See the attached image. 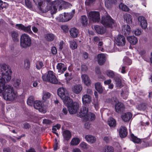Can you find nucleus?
Returning <instances> with one entry per match:
<instances>
[{
  "label": "nucleus",
  "instance_id": "nucleus-57",
  "mask_svg": "<svg viewBox=\"0 0 152 152\" xmlns=\"http://www.w3.org/2000/svg\"><path fill=\"white\" fill-rule=\"evenodd\" d=\"M96 0H86L85 1V4L87 5H89L92 4Z\"/></svg>",
  "mask_w": 152,
  "mask_h": 152
},
{
  "label": "nucleus",
  "instance_id": "nucleus-63",
  "mask_svg": "<svg viewBox=\"0 0 152 152\" xmlns=\"http://www.w3.org/2000/svg\"><path fill=\"white\" fill-rule=\"evenodd\" d=\"M23 126L24 128L28 129L30 127V125L28 123H25L23 124Z\"/></svg>",
  "mask_w": 152,
  "mask_h": 152
},
{
  "label": "nucleus",
  "instance_id": "nucleus-9",
  "mask_svg": "<svg viewBox=\"0 0 152 152\" xmlns=\"http://www.w3.org/2000/svg\"><path fill=\"white\" fill-rule=\"evenodd\" d=\"M34 106L35 109L38 110L40 112L44 113L46 112L45 108L42 104L41 101L38 100L35 101L34 104Z\"/></svg>",
  "mask_w": 152,
  "mask_h": 152
},
{
  "label": "nucleus",
  "instance_id": "nucleus-5",
  "mask_svg": "<svg viewBox=\"0 0 152 152\" xmlns=\"http://www.w3.org/2000/svg\"><path fill=\"white\" fill-rule=\"evenodd\" d=\"M79 116L80 117H85V119L87 120L90 116L91 121H94L96 118L95 115L92 113H88V109L86 105L83 106V109L80 110Z\"/></svg>",
  "mask_w": 152,
  "mask_h": 152
},
{
  "label": "nucleus",
  "instance_id": "nucleus-54",
  "mask_svg": "<svg viewBox=\"0 0 152 152\" xmlns=\"http://www.w3.org/2000/svg\"><path fill=\"white\" fill-rule=\"evenodd\" d=\"M25 3L26 6L28 8H31L32 7V4L30 0H25Z\"/></svg>",
  "mask_w": 152,
  "mask_h": 152
},
{
  "label": "nucleus",
  "instance_id": "nucleus-46",
  "mask_svg": "<svg viewBox=\"0 0 152 152\" xmlns=\"http://www.w3.org/2000/svg\"><path fill=\"white\" fill-rule=\"evenodd\" d=\"M147 107L145 103L140 104L138 105L137 108L140 110H144Z\"/></svg>",
  "mask_w": 152,
  "mask_h": 152
},
{
  "label": "nucleus",
  "instance_id": "nucleus-19",
  "mask_svg": "<svg viewBox=\"0 0 152 152\" xmlns=\"http://www.w3.org/2000/svg\"><path fill=\"white\" fill-rule=\"evenodd\" d=\"M10 34L13 41L15 42L18 41L19 34L18 32L17 31H12L10 32Z\"/></svg>",
  "mask_w": 152,
  "mask_h": 152
},
{
  "label": "nucleus",
  "instance_id": "nucleus-45",
  "mask_svg": "<svg viewBox=\"0 0 152 152\" xmlns=\"http://www.w3.org/2000/svg\"><path fill=\"white\" fill-rule=\"evenodd\" d=\"M49 82L52 83L56 84L58 82V80L57 79L55 75L53 76V77L49 79Z\"/></svg>",
  "mask_w": 152,
  "mask_h": 152
},
{
  "label": "nucleus",
  "instance_id": "nucleus-4",
  "mask_svg": "<svg viewBox=\"0 0 152 152\" xmlns=\"http://www.w3.org/2000/svg\"><path fill=\"white\" fill-rule=\"evenodd\" d=\"M31 39L30 37L27 34H22L20 38V45L23 48H26L31 46Z\"/></svg>",
  "mask_w": 152,
  "mask_h": 152
},
{
  "label": "nucleus",
  "instance_id": "nucleus-15",
  "mask_svg": "<svg viewBox=\"0 0 152 152\" xmlns=\"http://www.w3.org/2000/svg\"><path fill=\"white\" fill-rule=\"evenodd\" d=\"M56 68L58 72L61 73H63L67 69L64 64L62 63H58L56 66Z\"/></svg>",
  "mask_w": 152,
  "mask_h": 152
},
{
  "label": "nucleus",
  "instance_id": "nucleus-47",
  "mask_svg": "<svg viewBox=\"0 0 152 152\" xmlns=\"http://www.w3.org/2000/svg\"><path fill=\"white\" fill-rule=\"evenodd\" d=\"M64 15L60 14L58 17L56 18L57 20L61 22H65Z\"/></svg>",
  "mask_w": 152,
  "mask_h": 152
},
{
  "label": "nucleus",
  "instance_id": "nucleus-58",
  "mask_svg": "<svg viewBox=\"0 0 152 152\" xmlns=\"http://www.w3.org/2000/svg\"><path fill=\"white\" fill-rule=\"evenodd\" d=\"M117 102V99L116 97L114 96L112 98L110 101L112 104H114Z\"/></svg>",
  "mask_w": 152,
  "mask_h": 152
},
{
  "label": "nucleus",
  "instance_id": "nucleus-56",
  "mask_svg": "<svg viewBox=\"0 0 152 152\" xmlns=\"http://www.w3.org/2000/svg\"><path fill=\"white\" fill-rule=\"evenodd\" d=\"M43 123L46 125H49L51 124L52 123V122L48 119H44L43 121Z\"/></svg>",
  "mask_w": 152,
  "mask_h": 152
},
{
  "label": "nucleus",
  "instance_id": "nucleus-21",
  "mask_svg": "<svg viewBox=\"0 0 152 152\" xmlns=\"http://www.w3.org/2000/svg\"><path fill=\"white\" fill-rule=\"evenodd\" d=\"M83 103L84 104H88L90 103L91 101V97L88 95L87 94L84 95L82 98Z\"/></svg>",
  "mask_w": 152,
  "mask_h": 152
},
{
  "label": "nucleus",
  "instance_id": "nucleus-22",
  "mask_svg": "<svg viewBox=\"0 0 152 152\" xmlns=\"http://www.w3.org/2000/svg\"><path fill=\"white\" fill-rule=\"evenodd\" d=\"M69 33L70 35L72 37L75 38L77 37L79 33V31L77 29L74 27L70 29Z\"/></svg>",
  "mask_w": 152,
  "mask_h": 152
},
{
  "label": "nucleus",
  "instance_id": "nucleus-3",
  "mask_svg": "<svg viewBox=\"0 0 152 152\" xmlns=\"http://www.w3.org/2000/svg\"><path fill=\"white\" fill-rule=\"evenodd\" d=\"M101 23L104 26L111 28H115L117 26L115 21L109 15L102 17Z\"/></svg>",
  "mask_w": 152,
  "mask_h": 152
},
{
  "label": "nucleus",
  "instance_id": "nucleus-39",
  "mask_svg": "<svg viewBox=\"0 0 152 152\" xmlns=\"http://www.w3.org/2000/svg\"><path fill=\"white\" fill-rule=\"evenodd\" d=\"M131 136V139L134 142L138 143L141 142V140L134 136L133 134H132Z\"/></svg>",
  "mask_w": 152,
  "mask_h": 152
},
{
  "label": "nucleus",
  "instance_id": "nucleus-37",
  "mask_svg": "<svg viewBox=\"0 0 152 152\" xmlns=\"http://www.w3.org/2000/svg\"><path fill=\"white\" fill-rule=\"evenodd\" d=\"M114 79L116 83V86L119 88H121L122 86L121 80L118 77H115Z\"/></svg>",
  "mask_w": 152,
  "mask_h": 152
},
{
  "label": "nucleus",
  "instance_id": "nucleus-49",
  "mask_svg": "<svg viewBox=\"0 0 152 152\" xmlns=\"http://www.w3.org/2000/svg\"><path fill=\"white\" fill-rule=\"evenodd\" d=\"M8 6V4L7 3L3 2L0 0V10L3 9L4 8H6Z\"/></svg>",
  "mask_w": 152,
  "mask_h": 152
},
{
  "label": "nucleus",
  "instance_id": "nucleus-10",
  "mask_svg": "<svg viewBox=\"0 0 152 152\" xmlns=\"http://www.w3.org/2000/svg\"><path fill=\"white\" fill-rule=\"evenodd\" d=\"M116 44L118 46H122L124 45L126 43V41L124 37L121 35H118L115 39Z\"/></svg>",
  "mask_w": 152,
  "mask_h": 152
},
{
  "label": "nucleus",
  "instance_id": "nucleus-52",
  "mask_svg": "<svg viewBox=\"0 0 152 152\" xmlns=\"http://www.w3.org/2000/svg\"><path fill=\"white\" fill-rule=\"evenodd\" d=\"M30 66V62L28 60L26 59L24 61V67L27 69H28Z\"/></svg>",
  "mask_w": 152,
  "mask_h": 152
},
{
  "label": "nucleus",
  "instance_id": "nucleus-55",
  "mask_svg": "<svg viewBox=\"0 0 152 152\" xmlns=\"http://www.w3.org/2000/svg\"><path fill=\"white\" fill-rule=\"evenodd\" d=\"M61 29L65 32H67L69 30L68 26L66 25H63L61 26Z\"/></svg>",
  "mask_w": 152,
  "mask_h": 152
},
{
  "label": "nucleus",
  "instance_id": "nucleus-59",
  "mask_svg": "<svg viewBox=\"0 0 152 152\" xmlns=\"http://www.w3.org/2000/svg\"><path fill=\"white\" fill-rule=\"evenodd\" d=\"M82 57L85 59H87L88 56V53L86 52H83L82 53Z\"/></svg>",
  "mask_w": 152,
  "mask_h": 152
},
{
  "label": "nucleus",
  "instance_id": "nucleus-28",
  "mask_svg": "<svg viewBox=\"0 0 152 152\" xmlns=\"http://www.w3.org/2000/svg\"><path fill=\"white\" fill-rule=\"evenodd\" d=\"M85 138L88 142L91 143H94L96 141V138L91 135H87L85 136Z\"/></svg>",
  "mask_w": 152,
  "mask_h": 152
},
{
  "label": "nucleus",
  "instance_id": "nucleus-7",
  "mask_svg": "<svg viewBox=\"0 0 152 152\" xmlns=\"http://www.w3.org/2000/svg\"><path fill=\"white\" fill-rule=\"evenodd\" d=\"M88 18L93 22H98L100 19L99 13L97 11H91L88 14Z\"/></svg>",
  "mask_w": 152,
  "mask_h": 152
},
{
  "label": "nucleus",
  "instance_id": "nucleus-61",
  "mask_svg": "<svg viewBox=\"0 0 152 152\" xmlns=\"http://www.w3.org/2000/svg\"><path fill=\"white\" fill-rule=\"evenodd\" d=\"M141 34V31L139 29H136L134 31V34L137 36L140 35Z\"/></svg>",
  "mask_w": 152,
  "mask_h": 152
},
{
  "label": "nucleus",
  "instance_id": "nucleus-29",
  "mask_svg": "<svg viewBox=\"0 0 152 152\" xmlns=\"http://www.w3.org/2000/svg\"><path fill=\"white\" fill-rule=\"evenodd\" d=\"M127 39L132 45H135L137 42V39L134 36L127 37Z\"/></svg>",
  "mask_w": 152,
  "mask_h": 152
},
{
  "label": "nucleus",
  "instance_id": "nucleus-43",
  "mask_svg": "<svg viewBox=\"0 0 152 152\" xmlns=\"http://www.w3.org/2000/svg\"><path fill=\"white\" fill-rule=\"evenodd\" d=\"M50 96V94L49 92H46L43 93V95L42 97L43 100L45 101L49 99Z\"/></svg>",
  "mask_w": 152,
  "mask_h": 152
},
{
  "label": "nucleus",
  "instance_id": "nucleus-42",
  "mask_svg": "<svg viewBox=\"0 0 152 152\" xmlns=\"http://www.w3.org/2000/svg\"><path fill=\"white\" fill-rule=\"evenodd\" d=\"M72 5L70 3L66 2L65 1L62 0V7H64L65 8H67L68 7H71Z\"/></svg>",
  "mask_w": 152,
  "mask_h": 152
},
{
  "label": "nucleus",
  "instance_id": "nucleus-51",
  "mask_svg": "<svg viewBox=\"0 0 152 152\" xmlns=\"http://www.w3.org/2000/svg\"><path fill=\"white\" fill-rule=\"evenodd\" d=\"M80 147L83 149H86L88 148L89 146L84 142H81L80 144Z\"/></svg>",
  "mask_w": 152,
  "mask_h": 152
},
{
  "label": "nucleus",
  "instance_id": "nucleus-8",
  "mask_svg": "<svg viewBox=\"0 0 152 152\" xmlns=\"http://www.w3.org/2000/svg\"><path fill=\"white\" fill-rule=\"evenodd\" d=\"M31 25H28L27 26H25L22 24H17L15 25L16 28L23 31L24 32L28 34L31 32Z\"/></svg>",
  "mask_w": 152,
  "mask_h": 152
},
{
  "label": "nucleus",
  "instance_id": "nucleus-40",
  "mask_svg": "<svg viewBox=\"0 0 152 152\" xmlns=\"http://www.w3.org/2000/svg\"><path fill=\"white\" fill-rule=\"evenodd\" d=\"M119 8L124 11H128L129 10V9L126 5L122 3H121L120 4Z\"/></svg>",
  "mask_w": 152,
  "mask_h": 152
},
{
  "label": "nucleus",
  "instance_id": "nucleus-18",
  "mask_svg": "<svg viewBox=\"0 0 152 152\" xmlns=\"http://www.w3.org/2000/svg\"><path fill=\"white\" fill-rule=\"evenodd\" d=\"M82 89V87L80 85H75L72 88V91L76 94H79Z\"/></svg>",
  "mask_w": 152,
  "mask_h": 152
},
{
  "label": "nucleus",
  "instance_id": "nucleus-48",
  "mask_svg": "<svg viewBox=\"0 0 152 152\" xmlns=\"http://www.w3.org/2000/svg\"><path fill=\"white\" fill-rule=\"evenodd\" d=\"M103 151L104 152H113L114 150L112 147L107 146L104 149Z\"/></svg>",
  "mask_w": 152,
  "mask_h": 152
},
{
  "label": "nucleus",
  "instance_id": "nucleus-32",
  "mask_svg": "<svg viewBox=\"0 0 152 152\" xmlns=\"http://www.w3.org/2000/svg\"><path fill=\"white\" fill-rule=\"evenodd\" d=\"M128 90L127 87H126V89L124 90L123 89L121 93V96L123 99H126L128 97Z\"/></svg>",
  "mask_w": 152,
  "mask_h": 152
},
{
  "label": "nucleus",
  "instance_id": "nucleus-12",
  "mask_svg": "<svg viewBox=\"0 0 152 152\" xmlns=\"http://www.w3.org/2000/svg\"><path fill=\"white\" fill-rule=\"evenodd\" d=\"M54 75V73L51 71H48V74L43 75L42 78L44 81L49 82V79L53 78V76Z\"/></svg>",
  "mask_w": 152,
  "mask_h": 152
},
{
  "label": "nucleus",
  "instance_id": "nucleus-30",
  "mask_svg": "<svg viewBox=\"0 0 152 152\" xmlns=\"http://www.w3.org/2000/svg\"><path fill=\"white\" fill-rule=\"evenodd\" d=\"M108 124L111 127H114L116 125L115 120L113 118H110L108 120Z\"/></svg>",
  "mask_w": 152,
  "mask_h": 152
},
{
  "label": "nucleus",
  "instance_id": "nucleus-31",
  "mask_svg": "<svg viewBox=\"0 0 152 152\" xmlns=\"http://www.w3.org/2000/svg\"><path fill=\"white\" fill-rule=\"evenodd\" d=\"M95 88L96 90L99 93H101L103 91V88L101 83L97 82L95 84Z\"/></svg>",
  "mask_w": 152,
  "mask_h": 152
},
{
  "label": "nucleus",
  "instance_id": "nucleus-11",
  "mask_svg": "<svg viewBox=\"0 0 152 152\" xmlns=\"http://www.w3.org/2000/svg\"><path fill=\"white\" fill-rule=\"evenodd\" d=\"M138 20L140 23V25L141 27L143 29H145L147 27V23L145 17L140 16L138 17Z\"/></svg>",
  "mask_w": 152,
  "mask_h": 152
},
{
  "label": "nucleus",
  "instance_id": "nucleus-17",
  "mask_svg": "<svg viewBox=\"0 0 152 152\" xmlns=\"http://www.w3.org/2000/svg\"><path fill=\"white\" fill-rule=\"evenodd\" d=\"M119 134L121 137L124 138L126 137L127 134L126 128L124 126H121L119 129Z\"/></svg>",
  "mask_w": 152,
  "mask_h": 152
},
{
  "label": "nucleus",
  "instance_id": "nucleus-24",
  "mask_svg": "<svg viewBox=\"0 0 152 152\" xmlns=\"http://www.w3.org/2000/svg\"><path fill=\"white\" fill-rule=\"evenodd\" d=\"M132 116V114L129 112H128L127 113L124 114L122 115L121 117L124 121L126 122L129 121L131 118Z\"/></svg>",
  "mask_w": 152,
  "mask_h": 152
},
{
  "label": "nucleus",
  "instance_id": "nucleus-64",
  "mask_svg": "<svg viewBox=\"0 0 152 152\" xmlns=\"http://www.w3.org/2000/svg\"><path fill=\"white\" fill-rule=\"evenodd\" d=\"M111 80L109 79L104 81V83L105 85H109L111 83Z\"/></svg>",
  "mask_w": 152,
  "mask_h": 152
},
{
  "label": "nucleus",
  "instance_id": "nucleus-6",
  "mask_svg": "<svg viewBox=\"0 0 152 152\" xmlns=\"http://www.w3.org/2000/svg\"><path fill=\"white\" fill-rule=\"evenodd\" d=\"M58 96L63 101L64 103H66V101L71 99L68 96V94L67 90L63 87L59 88L57 90Z\"/></svg>",
  "mask_w": 152,
  "mask_h": 152
},
{
  "label": "nucleus",
  "instance_id": "nucleus-41",
  "mask_svg": "<svg viewBox=\"0 0 152 152\" xmlns=\"http://www.w3.org/2000/svg\"><path fill=\"white\" fill-rule=\"evenodd\" d=\"M81 22L83 25H86L88 24V19L86 16H83L81 18Z\"/></svg>",
  "mask_w": 152,
  "mask_h": 152
},
{
  "label": "nucleus",
  "instance_id": "nucleus-20",
  "mask_svg": "<svg viewBox=\"0 0 152 152\" xmlns=\"http://www.w3.org/2000/svg\"><path fill=\"white\" fill-rule=\"evenodd\" d=\"M81 78L83 81L86 85L89 86L91 84V80L87 75L86 74L82 75Z\"/></svg>",
  "mask_w": 152,
  "mask_h": 152
},
{
  "label": "nucleus",
  "instance_id": "nucleus-34",
  "mask_svg": "<svg viewBox=\"0 0 152 152\" xmlns=\"http://www.w3.org/2000/svg\"><path fill=\"white\" fill-rule=\"evenodd\" d=\"M45 39L48 41H52L54 39V35L51 33H48L46 34L45 36Z\"/></svg>",
  "mask_w": 152,
  "mask_h": 152
},
{
  "label": "nucleus",
  "instance_id": "nucleus-26",
  "mask_svg": "<svg viewBox=\"0 0 152 152\" xmlns=\"http://www.w3.org/2000/svg\"><path fill=\"white\" fill-rule=\"evenodd\" d=\"M124 19L126 22L129 24L132 23V18L130 15L128 14H125L123 16Z\"/></svg>",
  "mask_w": 152,
  "mask_h": 152
},
{
  "label": "nucleus",
  "instance_id": "nucleus-60",
  "mask_svg": "<svg viewBox=\"0 0 152 152\" xmlns=\"http://www.w3.org/2000/svg\"><path fill=\"white\" fill-rule=\"evenodd\" d=\"M51 51L52 53L53 54H56L57 53V50L56 48L55 47H53L52 48Z\"/></svg>",
  "mask_w": 152,
  "mask_h": 152
},
{
  "label": "nucleus",
  "instance_id": "nucleus-27",
  "mask_svg": "<svg viewBox=\"0 0 152 152\" xmlns=\"http://www.w3.org/2000/svg\"><path fill=\"white\" fill-rule=\"evenodd\" d=\"M94 28L96 32L99 34H104L105 31L104 28L102 26L96 25L94 26Z\"/></svg>",
  "mask_w": 152,
  "mask_h": 152
},
{
  "label": "nucleus",
  "instance_id": "nucleus-13",
  "mask_svg": "<svg viewBox=\"0 0 152 152\" xmlns=\"http://www.w3.org/2000/svg\"><path fill=\"white\" fill-rule=\"evenodd\" d=\"M124 105L121 102H118L115 105V111L118 113H120L124 111Z\"/></svg>",
  "mask_w": 152,
  "mask_h": 152
},
{
  "label": "nucleus",
  "instance_id": "nucleus-62",
  "mask_svg": "<svg viewBox=\"0 0 152 152\" xmlns=\"http://www.w3.org/2000/svg\"><path fill=\"white\" fill-rule=\"evenodd\" d=\"M73 77V76L71 74H70L66 78V79L67 81H69L71 80Z\"/></svg>",
  "mask_w": 152,
  "mask_h": 152
},
{
  "label": "nucleus",
  "instance_id": "nucleus-14",
  "mask_svg": "<svg viewBox=\"0 0 152 152\" xmlns=\"http://www.w3.org/2000/svg\"><path fill=\"white\" fill-rule=\"evenodd\" d=\"M131 32V28L128 25H123L122 27V33L124 35L127 37Z\"/></svg>",
  "mask_w": 152,
  "mask_h": 152
},
{
  "label": "nucleus",
  "instance_id": "nucleus-36",
  "mask_svg": "<svg viewBox=\"0 0 152 152\" xmlns=\"http://www.w3.org/2000/svg\"><path fill=\"white\" fill-rule=\"evenodd\" d=\"M21 80L20 79H17L14 80L13 86L14 87L17 88H19L21 84Z\"/></svg>",
  "mask_w": 152,
  "mask_h": 152
},
{
  "label": "nucleus",
  "instance_id": "nucleus-50",
  "mask_svg": "<svg viewBox=\"0 0 152 152\" xmlns=\"http://www.w3.org/2000/svg\"><path fill=\"white\" fill-rule=\"evenodd\" d=\"M123 61L124 64L127 65H130L132 63V61L131 60L127 57L125 58Z\"/></svg>",
  "mask_w": 152,
  "mask_h": 152
},
{
  "label": "nucleus",
  "instance_id": "nucleus-16",
  "mask_svg": "<svg viewBox=\"0 0 152 152\" xmlns=\"http://www.w3.org/2000/svg\"><path fill=\"white\" fill-rule=\"evenodd\" d=\"M97 59L98 64L100 65H102L106 61L105 55L102 53L99 54L97 56Z\"/></svg>",
  "mask_w": 152,
  "mask_h": 152
},
{
  "label": "nucleus",
  "instance_id": "nucleus-44",
  "mask_svg": "<svg viewBox=\"0 0 152 152\" xmlns=\"http://www.w3.org/2000/svg\"><path fill=\"white\" fill-rule=\"evenodd\" d=\"M106 73L108 77L111 78H113L115 76V73L112 70H107L106 71Z\"/></svg>",
  "mask_w": 152,
  "mask_h": 152
},
{
  "label": "nucleus",
  "instance_id": "nucleus-2",
  "mask_svg": "<svg viewBox=\"0 0 152 152\" xmlns=\"http://www.w3.org/2000/svg\"><path fill=\"white\" fill-rule=\"evenodd\" d=\"M66 101V103H64L67 107L69 113L71 114H75L79 109V104L76 102H73L72 99Z\"/></svg>",
  "mask_w": 152,
  "mask_h": 152
},
{
  "label": "nucleus",
  "instance_id": "nucleus-1",
  "mask_svg": "<svg viewBox=\"0 0 152 152\" xmlns=\"http://www.w3.org/2000/svg\"><path fill=\"white\" fill-rule=\"evenodd\" d=\"M36 4L38 3V12L40 13H46L49 11L52 15L57 12V7L61 9L62 0H33Z\"/></svg>",
  "mask_w": 152,
  "mask_h": 152
},
{
  "label": "nucleus",
  "instance_id": "nucleus-33",
  "mask_svg": "<svg viewBox=\"0 0 152 152\" xmlns=\"http://www.w3.org/2000/svg\"><path fill=\"white\" fill-rule=\"evenodd\" d=\"M80 140L78 138L75 137L73 138L70 142V145H77L79 143Z\"/></svg>",
  "mask_w": 152,
  "mask_h": 152
},
{
  "label": "nucleus",
  "instance_id": "nucleus-23",
  "mask_svg": "<svg viewBox=\"0 0 152 152\" xmlns=\"http://www.w3.org/2000/svg\"><path fill=\"white\" fill-rule=\"evenodd\" d=\"M75 13V10H73L71 13H64L65 22L68 21L70 20L73 16Z\"/></svg>",
  "mask_w": 152,
  "mask_h": 152
},
{
  "label": "nucleus",
  "instance_id": "nucleus-38",
  "mask_svg": "<svg viewBox=\"0 0 152 152\" xmlns=\"http://www.w3.org/2000/svg\"><path fill=\"white\" fill-rule=\"evenodd\" d=\"M34 97L32 96H30L28 99L27 101V104L30 106H32L34 104Z\"/></svg>",
  "mask_w": 152,
  "mask_h": 152
},
{
  "label": "nucleus",
  "instance_id": "nucleus-35",
  "mask_svg": "<svg viewBox=\"0 0 152 152\" xmlns=\"http://www.w3.org/2000/svg\"><path fill=\"white\" fill-rule=\"evenodd\" d=\"M70 48L72 50H74L77 48V45L76 42L74 40H71L69 42Z\"/></svg>",
  "mask_w": 152,
  "mask_h": 152
},
{
  "label": "nucleus",
  "instance_id": "nucleus-25",
  "mask_svg": "<svg viewBox=\"0 0 152 152\" xmlns=\"http://www.w3.org/2000/svg\"><path fill=\"white\" fill-rule=\"evenodd\" d=\"M63 136L65 140H68L70 139L72 134L70 131L68 130H66L63 132Z\"/></svg>",
  "mask_w": 152,
  "mask_h": 152
},
{
  "label": "nucleus",
  "instance_id": "nucleus-53",
  "mask_svg": "<svg viewBox=\"0 0 152 152\" xmlns=\"http://www.w3.org/2000/svg\"><path fill=\"white\" fill-rule=\"evenodd\" d=\"M44 66L43 63L41 61H38L36 64V68L38 69H40Z\"/></svg>",
  "mask_w": 152,
  "mask_h": 152
}]
</instances>
